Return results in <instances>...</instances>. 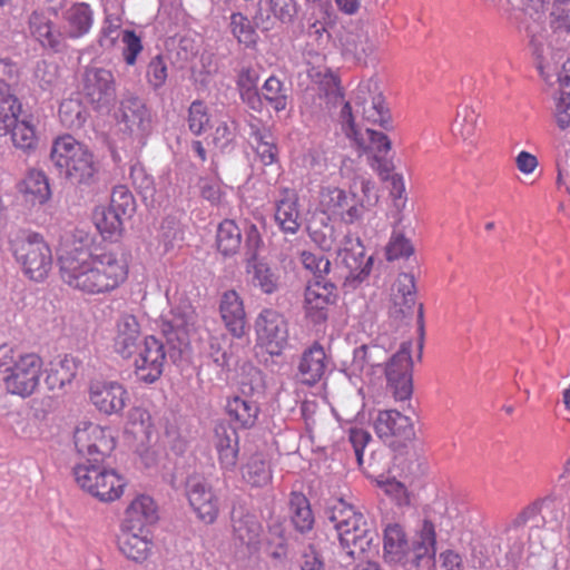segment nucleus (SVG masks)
<instances>
[{
    "label": "nucleus",
    "mask_w": 570,
    "mask_h": 570,
    "mask_svg": "<svg viewBox=\"0 0 570 570\" xmlns=\"http://www.w3.org/2000/svg\"><path fill=\"white\" fill-rule=\"evenodd\" d=\"M62 281L85 294L98 295L116 289L127 277V268L111 250L90 254L73 248L59 257Z\"/></svg>",
    "instance_id": "f257e3e1"
},
{
    "label": "nucleus",
    "mask_w": 570,
    "mask_h": 570,
    "mask_svg": "<svg viewBox=\"0 0 570 570\" xmlns=\"http://www.w3.org/2000/svg\"><path fill=\"white\" fill-rule=\"evenodd\" d=\"M57 14L58 10L53 7L33 10L28 17V30L41 48L61 53L68 48V39L77 40L89 33L94 24V10L86 2H75L62 11L61 26L53 20Z\"/></svg>",
    "instance_id": "f03ea898"
},
{
    "label": "nucleus",
    "mask_w": 570,
    "mask_h": 570,
    "mask_svg": "<svg viewBox=\"0 0 570 570\" xmlns=\"http://www.w3.org/2000/svg\"><path fill=\"white\" fill-rule=\"evenodd\" d=\"M50 161L80 189H95L100 183L99 161L94 153L70 135L58 137L53 141Z\"/></svg>",
    "instance_id": "7ed1b4c3"
},
{
    "label": "nucleus",
    "mask_w": 570,
    "mask_h": 570,
    "mask_svg": "<svg viewBox=\"0 0 570 570\" xmlns=\"http://www.w3.org/2000/svg\"><path fill=\"white\" fill-rule=\"evenodd\" d=\"M73 475L80 489L101 502L120 498L126 485L116 470L108 469L102 463H79L73 468Z\"/></svg>",
    "instance_id": "20e7f679"
},
{
    "label": "nucleus",
    "mask_w": 570,
    "mask_h": 570,
    "mask_svg": "<svg viewBox=\"0 0 570 570\" xmlns=\"http://www.w3.org/2000/svg\"><path fill=\"white\" fill-rule=\"evenodd\" d=\"M115 116L122 134L140 146L146 145L154 130V117L141 97L131 91L124 92Z\"/></svg>",
    "instance_id": "39448f33"
},
{
    "label": "nucleus",
    "mask_w": 570,
    "mask_h": 570,
    "mask_svg": "<svg viewBox=\"0 0 570 570\" xmlns=\"http://www.w3.org/2000/svg\"><path fill=\"white\" fill-rule=\"evenodd\" d=\"M245 269L248 283L264 294H273L279 287V275L271 265L258 258L264 246L262 235L255 224L245 227Z\"/></svg>",
    "instance_id": "423d86ee"
},
{
    "label": "nucleus",
    "mask_w": 570,
    "mask_h": 570,
    "mask_svg": "<svg viewBox=\"0 0 570 570\" xmlns=\"http://www.w3.org/2000/svg\"><path fill=\"white\" fill-rule=\"evenodd\" d=\"M11 250L24 274L33 281H42L52 265L50 247L37 233L23 234L10 242Z\"/></svg>",
    "instance_id": "0eeeda50"
},
{
    "label": "nucleus",
    "mask_w": 570,
    "mask_h": 570,
    "mask_svg": "<svg viewBox=\"0 0 570 570\" xmlns=\"http://www.w3.org/2000/svg\"><path fill=\"white\" fill-rule=\"evenodd\" d=\"M197 314L188 301L175 305L168 315L161 318V333L170 345V357L179 355L189 343V335L196 330Z\"/></svg>",
    "instance_id": "6e6552de"
},
{
    "label": "nucleus",
    "mask_w": 570,
    "mask_h": 570,
    "mask_svg": "<svg viewBox=\"0 0 570 570\" xmlns=\"http://www.w3.org/2000/svg\"><path fill=\"white\" fill-rule=\"evenodd\" d=\"M256 343L269 355H281L288 345V323L273 308H264L255 320Z\"/></svg>",
    "instance_id": "1a4fd4ad"
},
{
    "label": "nucleus",
    "mask_w": 570,
    "mask_h": 570,
    "mask_svg": "<svg viewBox=\"0 0 570 570\" xmlns=\"http://www.w3.org/2000/svg\"><path fill=\"white\" fill-rule=\"evenodd\" d=\"M373 429L385 444L394 450L405 446L415 438L411 419L396 410L377 411L372 415Z\"/></svg>",
    "instance_id": "9d476101"
},
{
    "label": "nucleus",
    "mask_w": 570,
    "mask_h": 570,
    "mask_svg": "<svg viewBox=\"0 0 570 570\" xmlns=\"http://www.w3.org/2000/svg\"><path fill=\"white\" fill-rule=\"evenodd\" d=\"M77 452L87 456L86 462L104 463L115 449V440L108 429L91 422H83L73 432Z\"/></svg>",
    "instance_id": "9b49d317"
},
{
    "label": "nucleus",
    "mask_w": 570,
    "mask_h": 570,
    "mask_svg": "<svg viewBox=\"0 0 570 570\" xmlns=\"http://www.w3.org/2000/svg\"><path fill=\"white\" fill-rule=\"evenodd\" d=\"M350 185L346 191L340 187H326L321 193V204L324 210L338 217L346 225L360 222L365 213L364 199L357 196Z\"/></svg>",
    "instance_id": "f8f14e48"
},
{
    "label": "nucleus",
    "mask_w": 570,
    "mask_h": 570,
    "mask_svg": "<svg viewBox=\"0 0 570 570\" xmlns=\"http://www.w3.org/2000/svg\"><path fill=\"white\" fill-rule=\"evenodd\" d=\"M355 105L357 112H361L367 122L379 125L385 130L393 128L391 114L376 78H370L358 85Z\"/></svg>",
    "instance_id": "ddd939ff"
},
{
    "label": "nucleus",
    "mask_w": 570,
    "mask_h": 570,
    "mask_svg": "<svg viewBox=\"0 0 570 570\" xmlns=\"http://www.w3.org/2000/svg\"><path fill=\"white\" fill-rule=\"evenodd\" d=\"M411 347V342L402 343L384 366L387 387L397 401L407 400L413 393Z\"/></svg>",
    "instance_id": "4468645a"
},
{
    "label": "nucleus",
    "mask_w": 570,
    "mask_h": 570,
    "mask_svg": "<svg viewBox=\"0 0 570 570\" xmlns=\"http://www.w3.org/2000/svg\"><path fill=\"white\" fill-rule=\"evenodd\" d=\"M242 394L229 397L226 403V413L232 421L243 429H250L255 425L261 412L257 400L254 396L263 394V384L259 372L256 379L249 383L242 382Z\"/></svg>",
    "instance_id": "2eb2a0df"
},
{
    "label": "nucleus",
    "mask_w": 570,
    "mask_h": 570,
    "mask_svg": "<svg viewBox=\"0 0 570 570\" xmlns=\"http://www.w3.org/2000/svg\"><path fill=\"white\" fill-rule=\"evenodd\" d=\"M185 493L198 519L206 524L216 521L219 512V499L210 482L202 474H190L185 481Z\"/></svg>",
    "instance_id": "dca6fc26"
},
{
    "label": "nucleus",
    "mask_w": 570,
    "mask_h": 570,
    "mask_svg": "<svg viewBox=\"0 0 570 570\" xmlns=\"http://www.w3.org/2000/svg\"><path fill=\"white\" fill-rule=\"evenodd\" d=\"M41 366L36 354L18 355L16 364L1 377L7 391L22 397L31 395L39 384Z\"/></svg>",
    "instance_id": "f3484780"
},
{
    "label": "nucleus",
    "mask_w": 570,
    "mask_h": 570,
    "mask_svg": "<svg viewBox=\"0 0 570 570\" xmlns=\"http://www.w3.org/2000/svg\"><path fill=\"white\" fill-rule=\"evenodd\" d=\"M81 85L83 95L97 110L108 108L116 99V80L108 69L86 67Z\"/></svg>",
    "instance_id": "a211bd4d"
},
{
    "label": "nucleus",
    "mask_w": 570,
    "mask_h": 570,
    "mask_svg": "<svg viewBox=\"0 0 570 570\" xmlns=\"http://www.w3.org/2000/svg\"><path fill=\"white\" fill-rule=\"evenodd\" d=\"M337 301V287L334 282L309 281L305 289V313L314 325H322L328 318L330 307Z\"/></svg>",
    "instance_id": "6ab92c4d"
},
{
    "label": "nucleus",
    "mask_w": 570,
    "mask_h": 570,
    "mask_svg": "<svg viewBox=\"0 0 570 570\" xmlns=\"http://www.w3.org/2000/svg\"><path fill=\"white\" fill-rule=\"evenodd\" d=\"M341 264L347 269L344 276L345 285L355 288L371 273L373 266V257L365 256V249L360 238L353 242L350 235L344 237V247L337 253Z\"/></svg>",
    "instance_id": "aec40b11"
},
{
    "label": "nucleus",
    "mask_w": 570,
    "mask_h": 570,
    "mask_svg": "<svg viewBox=\"0 0 570 570\" xmlns=\"http://www.w3.org/2000/svg\"><path fill=\"white\" fill-rule=\"evenodd\" d=\"M299 12L296 0H265L259 1L254 14L255 26L263 32L274 29L276 22L291 24Z\"/></svg>",
    "instance_id": "412c9836"
},
{
    "label": "nucleus",
    "mask_w": 570,
    "mask_h": 570,
    "mask_svg": "<svg viewBox=\"0 0 570 570\" xmlns=\"http://www.w3.org/2000/svg\"><path fill=\"white\" fill-rule=\"evenodd\" d=\"M338 540L341 547L352 559L376 553L380 544L379 533L366 518H363L355 528L344 531V534Z\"/></svg>",
    "instance_id": "4be33fe9"
},
{
    "label": "nucleus",
    "mask_w": 570,
    "mask_h": 570,
    "mask_svg": "<svg viewBox=\"0 0 570 570\" xmlns=\"http://www.w3.org/2000/svg\"><path fill=\"white\" fill-rule=\"evenodd\" d=\"M387 362V352L377 344H363L353 351L350 362H343L342 372L350 379H362L364 374L372 375L376 368H382Z\"/></svg>",
    "instance_id": "5701e85b"
},
{
    "label": "nucleus",
    "mask_w": 570,
    "mask_h": 570,
    "mask_svg": "<svg viewBox=\"0 0 570 570\" xmlns=\"http://www.w3.org/2000/svg\"><path fill=\"white\" fill-rule=\"evenodd\" d=\"M89 399L98 411L107 415L119 414L126 406L128 393L115 381H92L89 386Z\"/></svg>",
    "instance_id": "b1692460"
},
{
    "label": "nucleus",
    "mask_w": 570,
    "mask_h": 570,
    "mask_svg": "<svg viewBox=\"0 0 570 570\" xmlns=\"http://www.w3.org/2000/svg\"><path fill=\"white\" fill-rule=\"evenodd\" d=\"M331 358L327 356L324 347L314 342L302 353L297 364V380L307 386H314L320 383L328 371Z\"/></svg>",
    "instance_id": "393cba45"
},
{
    "label": "nucleus",
    "mask_w": 570,
    "mask_h": 570,
    "mask_svg": "<svg viewBox=\"0 0 570 570\" xmlns=\"http://www.w3.org/2000/svg\"><path fill=\"white\" fill-rule=\"evenodd\" d=\"M220 317L227 331L237 338L246 333V312L240 295L235 289L224 292L219 301Z\"/></svg>",
    "instance_id": "a878e982"
},
{
    "label": "nucleus",
    "mask_w": 570,
    "mask_h": 570,
    "mask_svg": "<svg viewBox=\"0 0 570 570\" xmlns=\"http://www.w3.org/2000/svg\"><path fill=\"white\" fill-rule=\"evenodd\" d=\"M157 519V508L154 500L141 494L127 507L121 529L138 532L149 531L148 525L154 524Z\"/></svg>",
    "instance_id": "bb28decb"
},
{
    "label": "nucleus",
    "mask_w": 570,
    "mask_h": 570,
    "mask_svg": "<svg viewBox=\"0 0 570 570\" xmlns=\"http://www.w3.org/2000/svg\"><path fill=\"white\" fill-rule=\"evenodd\" d=\"M214 446L218 454L220 468L234 471L238 461L239 438L235 428L228 424H217L214 430Z\"/></svg>",
    "instance_id": "cd10ccee"
},
{
    "label": "nucleus",
    "mask_w": 570,
    "mask_h": 570,
    "mask_svg": "<svg viewBox=\"0 0 570 570\" xmlns=\"http://www.w3.org/2000/svg\"><path fill=\"white\" fill-rule=\"evenodd\" d=\"M275 220L285 234H296L301 227L298 222V195L287 187L279 188V194L275 200Z\"/></svg>",
    "instance_id": "c85d7f7f"
},
{
    "label": "nucleus",
    "mask_w": 570,
    "mask_h": 570,
    "mask_svg": "<svg viewBox=\"0 0 570 570\" xmlns=\"http://www.w3.org/2000/svg\"><path fill=\"white\" fill-rule=\"evenodd\" d=\"M117 331L114 338L115 352L124 358L134 355L140 342V325L136 316L124 314L117 321Z\"/></svg>",
    "instance_id": "c756f323"
},
{
    "label": "nucleus",
    "mask_w": 570,
    "mask_h": 570,
    "mask_svg": "<svg viewBox=\"0 0 570 570\" xmlns=\"http://www.w3.org/2000/svg\"><path fill=\"white\" fill-rule=\"evenodd\" d=\"M409 542L403 528L397 523L387 524L383 537V558L389 563L407 562Z\"/></svg>",
    "instance_id": "7c9ffc66"
},
{
    "label": "nucleus",
    "mask_w": 570,
    "mask_h": 570,
    "mask_svg": "<svg viewBox=\"0 0 570 570\" xmlns=\"http://www.w3.org/2000/svg\"><path fill=\"white\" fill-rule=\"evenodd\" d=\"M118 547L121 553L136 562H142L151 550L149 531L138 532L121 529L118 537Z\"/></svg>",
    "instance_id": "2f4dec72"
},
{
    "label": "nucleus",
    "mask_w": 570,
    "mask_h": 570,
    "mask_svg": "<svg viewBox=\"0 0 570 570\" xmlns=\"http://www.w3.org/2000/svg\"><path fill=\"white\" fill-rule=\"evenodd\" d=\"M258 72L250 67L242 68L237 73L236 87L239 98L250 110L262 112V97L258 89Z\"/></svg>",
    "instance_id": "473e14b6"
},
{
    "label": "nucleus",
    "mask_w": 570,
    "mask_h": 570,
    "mask_svg": "<svg viewBox=\"0 0 570 570\" xmlns=\"http://www.w3.org/2000/svg\"><path fill=\"white\" fill-rule=\"evenodd\" d=\"M289 520L295 531L306 534L313 530L315 518L309 500L302 492L293 491L288 501Z\"/></svg>",
    "instance_id": "72a5a7b5"
},
{
    "label": "nucleus",
    "mask_w": 570,
    "mask_h": 570,
    "mask_svg": "<svg viewBox=\"0 0 570 570\" xmlns=\"http://www.w3.org/2000/svg\"><path fill=\"white\" fill-rule=\"evenodd\" d=\"M250 224L249 222H245V225ZM244 229H240L239 226L233 219H224L217 226L216 230V248L224 257H232L238 253Z\"/></svg>",
    "instance_id": "f704fd0d"
},
{
    "label": "nucleus",
    "mask_w": 570,
    "mask_h": 570,
    "mask_svg": "<svg viewBox=\"0 0 570 570\" xmlns=\"http://www.w3.org/2000/svg\"><path fill=\"white\" fill-rule=\"evenodd\" d=\"M243 480L253 488H264L272 482L271 462L263 453H254L242 466Z\"/></svg>",
    "instance_id": "c9c22d12"
},
{
    "label": "nucleus",
    "mask_w": 570,
    "mask_h": 570,
    "mask_svg": "<svg viewBox=\"0 0 570 570\" xmlns=\"http://www.w3.org/2000/svg\"><path fill=\"white\" fill-rule=\"evenodd\" d=\"M342 46L344 55L351 56L362 66L367 65L376 48L371 37L363 31L346 33L342 40Z\"/></svg>",
    "instance_id": "e433bc0d"
},
{
    "label": "nucleus",
    "mask_w": 570,
    "mask_h": 570,
    "mask_svg": "<svg viewBox=\"0 0 570 570\" xmlns=\"http://www.w3.org/2000/svg\"><path fill=\"white\" fill-rule=\"evenodd\" d=\"M326 513L330 522L333 523L334 529L337 531L338 538L344 534V531L355 528L365 518L343 499L334 500L333 504L328 505Z\"/></svg>",
    "instance_id": "4c0bfd02"
},
{
    "label": "nucleus",
    "mask_w": 570,
    "mask_h": 570,
    "mask_svg": "<svg viewBox=\"0 0 570 570\" xmlns=\"http://www.w3.org/2000/svg\"><path fill=\"white\" fill-rule=\"evenodd\" d=\"M262 110L264 101L271 106L276 112L284 111L292 100L291 88L275 76H271L265 80L261 90Z\"/></svg>",
    "instance_id": "58836bf2"
},
{
    "label": "nucleus",
    "mask_w": 570,
    "mask_h": 570,
    "mask_svg": "<svg viewBox=\"0 0 570 570\" xmlns=\"http://www.w3.org/2000/svg\"><path fill=\"white\" fill-rule=\"evenodd\" d=\"M32 115L24 114L10 127L11 140L16 148L26 153L35 150L38 146V137Z\"/></svg>",
    "instance_id": "ea45409f"
},
{
    "label": "nucleus",
    "mask_w": 570,
    "mask_h": 570,
    "mask_svg": "<svg viewBox=\"0 0 570 570\" xmlns=\"http://www.w3.org/2000/svg\"><path fill=\"white\" fill-rule=\"evenodd\" d=\"M479 116V112L473 107L460 105L451 126L454 137L472 144L476 135Z\"/></svg>",
    "instance_id": "a19ab883"
},
{
    "label": "nucleus",
    "mask_w": 570,
    "mask_h": 570,
    "mask_svg": "<svg viewBox=\"0 0 570 570\" xmlns=\"http://www.w3.org/2000/svg\"><path fill=\"white\" fill-rule=\"evenodd\" d=\"M21 104L11 92V89L1 87L0 89V136L9 134L10 127L14 125L18 118L22 117Z\"/></svg>",
    "instance_id": "79ce46f5"
},
{
    "label": "nucleus",
    "mask_w": 570,
    "mask_h": 570,
    "mask_svg": "<svg viewBox=\"0 0 570 570\" xmlns=\"http://www.w3.org/2000/svg\"><path fill=\"white\" fill-rule=\"evenodd\" d=\"M94 220L97 229L104 238L112 239L121 236L126 218L108 206L96 208L94 213Z\"/></svg>",
    "instance_id": "37998d69"
},
{
    "label": "nucleus",
    "mask_w": 570,
    "mask_h": 570,
    "mask_svg": "<svg viewBox=\"0 0 570 570\" xmlns=\"http://www.w3.org/2000/svg\"><path fill=\"white\" fill-rule=\"evenodd\" d=\"M19 190L31 196V202L38 204L46 203L51 196L47 176L36 169L28 171L24 179L19 184Z\"/></svg>",
    "instance_id": "c03bdc74"
},
{
    "label": "nucleus",
    "mask_w": 570,
    "mask_h": 570,
    "mask_svg": "<svg viewBox=\"0 0 570 570\" xmlns=\"http://www.w3.org/2000/svg\"><path fill=\"white\" fill-rule=\"evenodd\" d=\"M229 29L233 36L237 39L240 45L246 48H254L258 41V29L254 23V18L248 19L247 16L242 12H233L230 14Z\"/></svg>",
    "instance_id": "a18cd8bd"
},
{
    "label": "nucleus",
    "mask_w": 570,
    "mask_h": 570,
    "mask_svg": "<svg viewBox=\"0 0 570 570\" xmlns=\"http://www.w3.org/2000/svg\"><path fill=\"white\" fill-rule=\"evenodd\" d=\"M59 118L70 129H79L87 120L86 108L78 99L63 100L59 106Z\"/></svg>",
    "instance_id": "49530a36"
},
{
    "label": "nucleus",
    "mask_w": 570,
    "mask_h": 570,
    "mask_svg": "<svg viewBox=\"0 0 570 570\" xmlns=\"http://www.w3.org/2000/svg\"><path fill=\"white\" fill-rule=\"evenodd\" d=\"M186 121L189 131L195 136H200L207 130L210 125V115L203 100L197 99L190 104Z\"/></svg>",
    "instance_id": "de8ad7c7"
},
{
    "label": "nucleus",
    "mask_w": 570,
    "mask_h": 570,
    "mask_svg": "<svg viewBox=\"0 0 570 570\" xmlns=\"http://www.w3.org/2000/svg\"><path fill=\"white\" fill-rule=\"evenodd\" d=\"M109 206L126 219L131 218L136 212V200L134 195L126 186L122 185L114 187Z\"/></svg>",
    "instance_id": "09e8293b"
},
{
    "label": "nucleus",
    "mask_w": 570,
    "mask_h": 570,
    "mask_svg": "<svg viewBox=\"0 0 570 570\" xmlns=\"http://www.w3.org/2000/svg\"><path fill=\"white\" fill-rule=\"evenodd\" d=\"M261 524L253 517L240 518L234 522L235 538L244 546L258 543Z\"/></svg>",
    "instance_id": "8fccbe9b"
},
{
    "label": "nucleus",
    "mask_w": 570,
    "mask_h": 570,
    "mask_svg": "<svg viewBox=\"0 0 570 570\" xmlns=\"http://www.w3.org/2000/svg\"><path fill=\"white\" fill-rule=\"evenodd\" d=\"M301 262L306 269L313 273L311 281H318L320 283L332 282L326 279L331 271V262L325 256L304 250L301 254Z\"/></svg>",
    "instance_id": "3c124183"
},
{
    "label": "nucleus",
    "mask_w": 570,
    "mask_h": 570,
    "mask_svg": "<svg viewBox=\"0 0 570 570\" xmlns=\"http://www.w3.org/2000/svg\"><path fill=\"white\" fill-rule=\"evenodd\" d=\"M164 367L159 363L154 362L139 351L135 358V374L137 379L144 383L151 384L159 380Z\"/></svg>",
    "instance_id": "603ef678"
},
{
    "label": "nucleus",
    "mask_w": 570,
    "mask_h": 570,
    "mask_svg": "<svg viewBox=\"0 0 570 570\" xmlns=\"http://www.w3.org/2000/svg\"><path fill=\"white\" fill-rule=\"evenodd\" d=\"M120 27L121 21L118 17L106 16L98 38L99 47L104 50H111L119 40Z\"/></svg>",
    "instance_id": "864d4df0"
},
{
    "label": "nucleus",
    "mask_w": 570,
    "mask_h": 570,
    "mask_svg": "<svg viewBox=\"0 0 570 570\" xmlns=\"http://www.w3.org/2000/svg\"><path fill=\"white\" fill-rule=\"evenodd\" d=\"M414 253V247L409 238L400 232H393L390 242L386 245V259L392 262L403 257H410Z\"/></svg>",
    "instance_id": "5fc2aeb1"
},
{
    "label": "nucleus",
    "mask_w": 570,
    "mask_h": 570,
    "mask_svg": "<svg viewBox=\"0 0 570 570\" xmlns=\"http://www.w3.org/2000/svg\"><path fill=\"white\" fill-rule=\"evenodd\" d=\"M236 127L237 124L235 120L222 121L217 125L213 142L220 151L225 153L234 148Z\"/></svg>",
    "instance_id": "6e6d98bb"
},
{
    "label": "nucleus",
    "mask_w": 570,
    "mask_h": 570,
    "mask_svg": "<svg viewBox=\"0 0 570 570\" xmlns=\"http://www.w3.org/2000/svg\"><path fill=\"white\" fill-rule=\"evenodd\" d=\"M130 179L138 193L146 199L153 197L155 193V183L153 176L147 174L146 169L139 164L130 168Z\"/></svg>",
    "instance_id": "4d7b16f0"
},
{
    "label": "nucleus",
    "mask_w": 570,
    "mask_h": 570,
    "mask_svg": "<svg viewBox=\"0 0 570 570\" xmlns=\"http://www.w3.org/2000/svg\"><path fill=\"white\" fill-rule=\"evenodd\" d=\"M168 68L161 55H157L147 66V81L154 90L160 89L167 80Z\"/></svg>",
    "instance_id": "13d9d810"
},
{
    "label": "nucleus",
    "mask_w": 570,
    "mask_h": 570,
    "mask_svg": "<svg viewBox=\"0 0 570 570\" xmlns=\"http://www.w3.org/2000/svg\"><path fill=\"white\" fill-rule=\"evenodd\" d=\"M124 49L122 57L128 66H134L137 61L138 55L142 51L144 46L141 37L134 30H124L121 37Z\"/></svg>",
    "instance_id": "bf43d9fd"
},
{
    "label": "nucleus",
    "mask_w": 570,
    "mask_h": 570,
    "mask_svg": "<svg viewBox=\"0 0 570 570\" xmlns=\"http://www.w3.org/2000/svg\"><path fill=\"white\" fill-rule=\"evenodd\" d=\"M159 230V240L164 244L166 252L173 249L175 243L181 239V229L174 218H165L160 224Z\"/></svg>",
    "instance_id": "052dcab7"
},
{
    "label": "nucleus",
    "mask_w": 570,
    "mask_h": 570,
    "mask_svg": "<svg viewBox=\"0 0 570 570\" xmlns=\"http://www.w3.org/2000/svg\"><path fill=\"white\" fill-rule=\"evenodd\" d=\"M547 499H538L524 507L508 524V529L518 530L523 528L529 521L534 519L542 509Z\"/></svg>",
    "instance_id": "680f3d73"
},
{
    "label": "nucleus",
    "mask_w": 570,
    "mask_h": 570,
    "mask_svg": "<svg viewBox=\"0 0 570 570\" xmlns=\"http://www.w3.org/2000/svg\"><path fill=\"white\" fill-rule=\"evenodd\" d=\"M139 351L164 367L167 352L165 350V344L160 340L153 335L145 337Z\"/></svg>",
    "instance_id": "e2e57ef3"
},
{
    "label": "nucleus",
    "mask_w": 570,
    "mask_h": 570,
    "mask_svg": "<svg viewBox=\"0 0 570 570\" xmlns=\"http://www.w3.org/2000/svg\"><path fill=\"white\" fill-rule=\"evenodd\" d=\"M436 534L435 528L432 521L424 520L420 530V540L415 543V547L423 549V553L432 552L435 554Z\"/></svg>",
    "instance_id": "0e129e2a"
},
{
    "label": "nucleus",
    "mask_w": 570,
    "mask_h": 570,
    "mask_svg": "<svg viewBox=\"0 0 570 570\" xmlns=\"http://www.w3.org/2000/svg\"><path fill=\"white\" fill-rule=\"evenodd\" d=\"M299 568L301 570H326L322 554L313 544H308L302 553Z\"/></svg>",
    "instance_id": "69168bd1"
},
{
    "label": "nucleus",
    "mask_w": 570,
    "mask_h": 570,
    "mask_svg": "<svg viewBox=\"0 0 570 570\" xmlns=\"http://www.w3.org/2000/svg\"><path fill=\"white\" fill-rule=\"evenodd\" d=\"M416 304L415 295L395 296L394 307L390 314L395 320H404L413 314Z\"/></svg>",
    "instance_id": "338daca9"
},
{
    "label": "nucleus",
    "mask_w": 570,
    "mask_h": 570,
    "mask_svg": "<svg viewBox=\"0 0 570 570\" xmlns=\"http://www.w3.org/2000/svg\"><path fill=\"white\" fill-rule=\"evenodd\" d=\"M570 2L561 3L553 0L552 10L550 12V26L554 32L561 31L564 22L569 20Z\"/></svg>",
    "instance_id": "774afa93"
}]
</instances>
